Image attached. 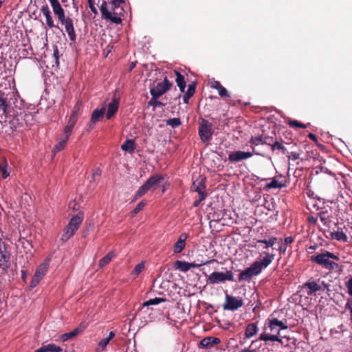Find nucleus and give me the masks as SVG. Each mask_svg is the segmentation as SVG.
I'll list each match as a JSON object with an SVG mask.
<instances>
[{"label":"nucleus","instance_id":"nucleus-1","mask_svg":"<svg viewBox=\"0 0 352 352\" xmlns=\"http://www.w3.org/2000/svg\"><path fill=\"white\" fill-rule=\"evenodd\" d=\"M266 325L267 326L265 327V332L260 335L259 340L282 342V340L280 338V330L287 329L288 326L283 321L275 318L268 319Z\"/></svg>","mask_w":352,"mask_h":352},{"label":"nucleus","instance_id":"nucleus-2","mask_svg":"<svg viewBox=\"0 0 352 352\" xmlns=\"http://www.w3.org/2000/svg\"><path fill=\"white\" fill-rule=\"evenodd\" d=\"M54 14L57 16L61 25H64L69 39L74 42L76 34L74 26V21L69 16H66L65 11L58 0H49Z\"/></svg>","mask_w":352,"mask_h":352},{"label":"nucleus","instance_id":"nucleus-3","mask_svg":"<svg viewBox=\"0 0 352 352\" xmlns=\"http://www.w3.org/2000/svg\"><path fill=\"white\" fill-rule=\"evenodd\" d=\"M99 7L102 19L116 24L122 23V19L120 16V13H119L115 8L112 9L111 3H108L107 1L102 0Z\"/></svg>","mask_w":352,"mask_h":352},{"label":"nucleus","instance_id":"nucleus-4","mask_svg":"<svg viewBox=\"0 0 352 352\" xmlns=\"http://www.w3.org/2000/svg\"><path fill=\"white\" fill-rule=\"evenodd\" d=\"M83 218V212H79L69 220L68 225L63 230V233L61 236L62 241H68L75 234L81 225Z\"/></svg>","mask_w":352,"mask_h":352},{"label":"nucleus","instance_id":"nucleus-5","mask_svg":"<svg viewBox=\"0 0 352 352\" xmlns=\"http://www.w3.org/2000/svg\"><path fill=\"white\" fill-rule=\"evenodd\" d=\"M164 181V177L160 174H155L149 177L146 182L140 187L135 194V198L141 197L150 190H153Z\"/></svg>","mask_w":352,"mask_h":352},{"label":"nucleus","instance_id":"nucleus-6","mask_svg":"<svg viewBox=\"0 0 352 352\" xmlns=\"http://www.w3.org/2000/svg\"><path fill=\"white\" fill-rule=\"evenodd\" d=\"M330 258L338 259V257L333 253L325 252L324 253L312 256L311 261L316 262L324 268L333 270L338 265L335 262L330 261Z\"/></svg>","mask_w":352,"mask_h":352},{"label":"nucleus","instance_id":"nucleus-7","mask_svg":"<svg viewBox=\"0 0 352 352\" xmlns=\"http://www.w3.org/2000/svg\"><path fill=\"white\" fill-rule=\"evenodd\" d=\"M226 280L234 281V275L232 271L228 270L225 273L220 272H214L208 278V282L210 284H218Z\"/></svg>","mask_w":352,"mask_h":352},{"label":"nucleus","instance_id":"nucleus-8","mask_svg":"<svg viewBox=\"0 0 352 352\" xmlns=\"http://www.w3.org/2000/svg\"><path fill=\"white\" fill-rule=\"evenodd\" d=\"M11 111V107L8 101V96L0 91V123L3 124L7 122L8 115Z\"/></svg>","mask_w":352,"mask_h":352},{"label":"nucleus","instance_id":"nucleus-9","mask_svg":"<svg viewBox=\"0 0 352 352\" xmlns=\"http://www.w3.org/2000/svg\"><path fill=\"white\" fill-rule=\"evenodd\" d=\"M243 305V301L241 298H236L230 296L228 294H226L225 301L223 304L224 310L235 311Z\"/></svg>","mask_w":352,"mask_h":352},{"label":"nucleus","instance_id":"nucleus-10","mask_svg":"<svg viewBox=\"0 0 352 352\" xmlns=\"http://www.w3.org/2000/svg\"><path fill=\"white\" fill-rule=\"evenodd\" d=\"M171 86L172 83L165 78L163 82H159L155 86L151 88L150 94L153 98H160L165 94Z\"/></svg>","mask_w":352,"mask_h":352},{"label":"nucleus","instance_id":"nucleus-11","mask_svg":"<svg viewBox=\"0 0 352 352\" xmlns=\"http://www.w3.org/2000/svg\"><path fill=\"white\" fill-rule=\"evenodd\" d=\"M199 134L202 142L209 141L212 134V124L206 120H202L199 129Z\"/></svg>","mask_w":352,"mask_h":352},{"label":"nucleus","instance_id":"nucleus-12","mask_svg":"<svg viewBox=\"0 0 352 352\" xmlns=\"http://www.w3.org/2000/svg\"><path fill=\"white\" fill-rule=\"evenodd\" d=\"M260 274V268L258 269V265H254L252 263L250 267L246 268L245 270L242 271L239 275V281L243 280H249L253 276H256Z\"/></svg>","mask_w":352,"mask_h":352},{"label":"nucleus","instance_id":"nucleus-13","mask_svg":"<svg viewBox=\"0 0 352 352\" xmlns=\"http://www.w3.org/2000/svg\"><path fill=\"white\" fill-rule=\"evenodd\" d=\"M206 182L205 177L199 176L195 182H193L191 189L193 191L198 192L199 195H201L202 199H206Z\"/></svg>","mask_w":352,"mask_h":352},{"label":"nucleus","instance_id":"nucleus-14","mask_svg":"<svg viewBox=\"0 0 352 352\" xmlns=\"http://www.w3.org/2000/svg\"><path fill=\"white\" fill-rule=\"evenodd\" d=\"M10 266V253L7 250L5 245L3 247L0 245V269L3 271H7Z\"/></svg>","mask_w":352,"mask_h":352},{"label":"nucleus","instance_id":"nucleus-15","mask_svg":"<svg viewBox=\"0 0 352 352\" xmlns=\"http://www.w3.org/2000/svg\"><path fill=\"white\" fill-rule=\"evenodd\" d=\"M252 156L251 152H245L241 151L230 152L228 155V160L230 162L235 163L240 162L243 160L248 159Z\"/></svg>","mask_w":352,"mask_h":352},{"label":"nucleus","instance_id":"nucleus-16","mask_svg":"<svg viewBox=\"0 0 352 352\" xmlns=\"http://www.w3.org/2000/svg\"><path fill=\"white\" fill-rule=\"evenodd\" d=\"M104 112L105 107H102L100 109H96L93 111L88 125V129L89 130L93 129L94 125L103 118Z\"/></svg>","mask_w":352,"mask_h":352},{"label":"nucleus","instance_id":"nucleus-17","mask_svg":"<svg viewBox=\"0 0 352 352\" xmlns=\"http://www.w3.org/2000/svg\"><path fill=\"white\" fill-rule=\"evenodd\" d=\"M119 107V97H117L116 92L114 94L113 100L108 105L106 117L108 120L111 119L117 112Z\"/></svg>","mask_w":352,"mask_h":352},{"label":"nucleus","instance_id":"nucleus-18","mask_svg":"<svg viewBox=\"0 0 352 352\" xmlns=\"http://www.w3.org/2000/svg\"><path fill=\"white\" fill-rule=\"evenodd\" d=\"M188 238V234L186 232L182 233L173 246V252L176 254L180 253L185 248L186 240Z\"/></svg>","mask_w":352,"mask_h":352},{"label":"nucleus","instance_id":"nucleus-19","mask_svg":"<svg viewBox=\"0 0 352 352\" xmlns=\"http://www.w3.org/2000/svg\"><path fill=\"white\" fill-rule=\"evenodd\" d=\"M274 255L272 254L265 253V256L261 261H256L253 263L254 265H258V269L260 268V273L261 272L263 268L267 267L274 260Z\"/></svg>","mask_w":352,"mask_h":352},{"label":"nucleus","instance_id":"nucleus-20","mask_svg":"<svg viewBox=\"0 0 352 352\" xmlns=\"http://www.w3.org/2000/svg\"><path fill=\"white\" fill-rule=\"evenodd\" d=\"M220 339L216 337H206L203 338L199 344L204 348L210 349L214 345L220 343Z\"/></svg>","mask_w":352,"mask_h":352},{"label":"nucleus","instance_id":"nucleus-21","mask_svg":"<svg viewBox=\"0 0 352 352\" xmlns=\"http://www.w3.org/2000/svg\"><path fill=\"white\" fill-rule=\"evenodd\" d=\"M86 327L85 324H80V327L75 328L72 331L64 333L61 336L62 341L65 342L77 336Z\"/></svg>","mask_w":352,"mask_h":352},{"label":"nucleus","instance_id":"nucleus-22","mask_svg":"<svg viewBox=\"0 0 352 352\" xmlns=\"http://www.w3.org/2000/svg\"><path fill=\"white\" fill-rule=\"evenodd\" d=\"M302 289H307V294L309 296L321 290L322 287L315 281H307L302 285Z\"/></svg>","mask_w":352,"mask_h":352},{"label":"nucleus","instance_id":"nucleus-23","mask_svg":"<svg viewBox=\"0 0 352 352\" xmlns=\"http://www.w3.org/2000/svg\"><path fill=\"white\" fill-rule=\"evenodd\" d=\"M285 144L288 146L289 148L291 151H287L286 155L289 160H296L300 158V153L296 151V148H298L296 143L292 142H285Z\"/></svg>","mask_w":352,"mask_h":352},{"label":"nucleus","instance_id":"nucleus-24","mask_svg":"<svg viewBox=\"0 0 352 352\" xmlns=\"http://www.w3.org/2000/svg\"><path fill=\"white\" fill-rule=\"evenodd\" d=\"M50 258H47L38 267L35 274L38 275L42 279L43 276L46 274L50 266Z\"/></svg>","mask_w":352,"mask_h":352},{"label":"nucleus","instance_id":"nucleus-25","mask_svg":"<svg viewBox=\"0 0 352 352\" xmlns=\"http://www.w3.org/2000/svg\"><path fill=\"white\" fill-rule=\"evenodd\" d=\"M210 87L217 89L221 97H230L226 89L223 87L218 80H212L210 84Z\"/></svg>","mask_w":352,"mask_h":352},{"label":"nucleus","instance_id":"nucleus-26","mask_svg":"<svg viewBox=\"0 0 352 352\" xmlns=\"http://www.w3.org/2000/svg\"><path fill=\"white\" fill-rule=\"evenodd\" d=\"M41 10L42 13L43 14V15L46 18V23H47V26L50 28H54V21L52 19V17L51 16V12H50L49 7L47 5L43 6L41 8Z\"/></svg>","mask_w":352,"mask_h":352},{"label":"nucleus","instance_id":"nucleus-27","mask_svg":"<svg viewBox=\"0 0 352 352\" xmlns=\"http://www.w3.org/2000/svg\"><path fill=\"white\" fill-rule=\"evenodd\" d=\"M258 331V328L255 323H250L247 325L245 331V337L246 338H250L256 335Z\"/></svg>","mask_w":352,"mask_h":352},{"label":"nucleus","instance_id":"nucleus-28","mask_svg":"<svg viewBox=\"0 0 352 352\" xmlns=\"http://www.w3.org/2000/svg\"><path fill=\"white\" fill-rule=\"evenodd\" d=\"M62 351V349L56 346L54 344H49L47 345H44L37 350L35 352H60Z\"/></svg>","mask_w":352,"mask_h":352},{"label":"nucleus","instance_id":"nucleus-29","mask_svg":"<svg viewBox=\"0 0 352 352\" xmlns=\"http://www.w3.org/2000/svg\"><path fill=\"white\" fill-rule=\"evenodd\" d=\"M175 73L176 75L175 82H176L177 86L179 87L181 92L183 93V92H184V90H185V88L186 86L184 77L183 75H182L177 71H175Z\"/></svg>","mask_w":352,"mask_h":352},{"label":"nucleus","instance_id":"nucleus-30","mask_svg":"<svg viewBox=\"0 0 352 352\" xmlns=\"http://www.w3.org/2000/svg\"><path fill=\"white\" fill-rule=\"evenodd\" d=\"M123 151H127L130 153H133L135 148V142L133 140H126L124 143L121 146Z\"/></svg>","mask_w":352,"mask_h":352},{"label":"nucleus","instance_id":"nucleus-31","mask_svg":"<svg viewBox=\"0 0 352 352\" xmlns=\"http://www.w3.org/2000/svg\"><path fill=\"white\" fill-rule=\"evenodd\" d=\"M116 256L113 252H109L106 256L102 258L99 261V267L102 268L109 263V262L114 258Z\"/></svg>","mask_w":352,"mask_h":352},{"label":"nucleus","instance_id":"nucleus-32","mask_svg":"<svg viewBox=\"0 0 352 352\" xmlns=\"http://www.w3.org/2000/svg\"><path fill=\"white\" fill-rule=\"evenodd\" d=\"M285 186L282 182H279L276 177H274L271 179V182L267 183L265 185V188H281Z\"/></svg>","mask_w":352,"mask_h":352},{"label":"nucleus","instance_id":"nucleus-33","mask_svg":"<svg viewBox=\"0 0 352 352\" xmlns=\"http://www.w3.org/2000/svg\"><path fill=\"white\" fill-rule=\"evenodd\" d=\"M175 269H178L182 272H186L190 270L189 263L182 261H176L174 263Z\"/></svg>","mask_w":352,"mask_h":352},{"label":"nucleus","instance_id":"nucleus-34","mask_svg":"<svg viewBox=\"0 0 352 352\" xmlns=\"http://www.w3.org/2000/svg\"><path fill=\"white\" fill-rule=\"evenodd\" d=\"M272 151H274L275 150H278L282 152L283 154L286 155L288 150L283 145L282 142L276 141L272 144Z\"/></svg>","mask_w":352,"mask_h":352},{"label":"nucleus","instance_id":"nucleus-35","mask_svg":"<svg viewBox=\"0 0 352 352\" xmlns=\"http://www.w3.org/2000/svg\"><path fill=\"white\" fill-rule=\"evenodd\" d=\"M330 234L331 236V238L333 239H337L338 241H347V236L343 232H330Z\"/></svg>","mask_w":352,"mask_h":352},{"label":"nucleus","instance_id":"nucleus-36","mask_svg":"<svg viewBox=\"0 0 352 352\" xmlns=\"http://www.w3.org/2000/svg\"><path fill=\"white\" fill-rule=\"evenodd\" d=\"M165 300H166V299L162 298H155L150 299V300L144 302L142 304V307H148L150 305H158L159 303H160L162 302H164Z\"/></svg>","mask_w":352,"mask_h":352},{"label":"nucleus","instance_id":"nucleus-37","mask_svg":"<svg viewBox=\"0 0 352 352\" xmlns=\"http://www.w3.org/2000/svg\"><path fill=\"white\" fill-rule=\"evenodd\" d=\"M144 265L143 263H138L135 265L134 270L131 273L133 279L136 278L144 270Z\"/></svg>","mask_w":352,"mask_h":352},{"label":"nucleus","instance_id":"nucleus-38","mask_svg":"<svg viewBox=\"0 0 352 352\" xmlns=\"http://www.w3.org/2000/svg\"><path fill=\"white\" fill-rule=\"evenodd\" d=\"M276 241H277L276 237H271L268 240H267V239L258 240V243L265 244V248H268L269 247L273 246L276 243Z\"/></svg>","mask_w":352,"mask_h":352},{"label":"nucleus","instance_id":"nucleus-39","mask_svg":"<svg viewBox=\"0 0 352 352\" xmlns=\"http://www.w3.org/2000/svg\"><path fill=\"white\" fill-rule=\"evenodd\" d=\"M319 217L320 221L323 223L324 226H329V224L331 223V220L329 218V215H328L327 212H320L319 213Z\"/></svg>","mask_w":352,"mask_h":352},{"label":"nucleus","instance_id":"nucleus-40","mask_svg":"<svg viewBox=\"0 0 352 352\" xmlns=\"http://www.w3.org/2000/svg\"><path fill=\"white\" fill-rule=\"evenodd\" d=\"M182 124L181 120L178 118H170L166 120V124L172 126L173 128L177 127Z\"/></svg>","mask_w":352,"mask_h":352},{"label":"nucleus","instance_id":"nucleus-41","mask_svg":"<svg viewBox=\"0 0 352 352\" xmlns=\"http://www.w3.org/2000/svg\"><path fill=\"white\" fill-rule=\"evenodd\" d=\"M67 140H68V139H66L65 138L63 140H61L58 144H56L54 146V152L57 153V152H59L61 150H63L64 148V147L65 146Z\"/></svg>","mask_w":352,"mask_h":352},{"label":"nucleus","instance_id":"nucleus-42","mask_svg":"<svg viewBox=\"0 0 352 352\" xmlns=\"http://www.w3.org/2000/svg\"><path fill=\"white\" fill-rule=\"evenodd\" d=\"M250 144L257 146L260 144H263V135L252 137L249 141Z\"/></svg>","mask_w":352,"mask_h":352},{"label":"nucleus","instance_id":"nucleus-43","mask_svg":"<svg viewBox=\"0 0 352 352\" xmlns=\"http://www.w3.org/2000/svg\"><path fill=\"white\" fill-rule=\"evenodd\" d=\"M288 124L290 127L307 128V124H305L298 120H289Z\"/></svg>","mask_w":352,"mask_h":352},{"label":"nucleus","instance_id":"nucleus-44","mask_svg":"<svg viewBox=\"0 0 352 352\" xmlns=\"http://www.w3.org/2000/svg\"><path fill=\"white\" fill-rule=\"evenodd\" d=\"M157 98H153L152 96L151 99L148 101V104L149 106L153 107L154 109L157 107L164 106V104L161 102L160 101L157 100Z\"/></svg>","mask_w":352,"mask_h":352},{"label":"nucleus","instance_id":"nucleus-45","mask_svg":"<svg viewBox=\"0 0 352 352\" xmlns=\"http://www.w3.org/2000/svg\"><path fill=\"white\" fill-rule=\"evenodd\" d=\"M214 261H215V260H209L206 262H202L201 263H189V268L190 270L191 268L201 267L204 265L210 264Z\"/></svg>","mask_w":352,"mask_h":352},{"label":"nucleus","instance_id":"nucleus-46","mask_svg":"<svg viewBox=\"0 0 352 352\" xmlns=\"http://www.w3.org/2000/svg\"><path fill=\"white\" fill-rule=\"evenodd\" d=\"M123 3V0H111L110 3L111 4V8L113 9V8H115V9L118 11L119 7Z\"/></svg>","mask_w":352,"mask_h":352},{"label":"nucleus","instance_id":"nucleus-47","mask_svg":"<svg viewBox=\"0 0 352 352\" xmlns=\"http://www.w3.org/2000/svg\"><path fill=\"white\" fill-rule=\"evenodd\" d=\"M0 169L3 179L7 178L9 176V172L7 170V164L1 165Z\"/></svg>","mask_w":352,"mask_h":352},{"label":"nucleus","instance_id":"nucleus-48","mask_svg":"<svg viewBox=\"0 0 352 352\" xmlns=\"http://www.w3.org/2000/svg\"><path fill=\"white\" fill-rule=\"evenodd\" d=\"M273 143V138L272 137L263 135V144L269 145L272 148V144Z\"/></svg>","mask_w":352,"mask_h":352},{"label":"nucleus","instance_id":"nucleus-49","mask_svg":"<svg viewBox=\"0 0 352 352\" xmlns=\"http://www.w3.org/2000/svg\"><path fill=\"white\" fill-rule=\"evenodd\" d=\"M145 206V204L143 201L140 202L133 210V214H136L140 212Z\"/></svg>","mask_w":352,"mask_h":352},{"label":"nucleus","instance_id":"nucleus-50","mask_svg":"<svg viewBox=\"0 0 352 352\" xmlns=\"http://www.w3.org/2000/svg\"><path fill=\"white\" fill-rule=\"evenodd\" d=\"M41 280V278H39V277L38 276V275H36V274H34V276H33V278H32V281H31V283H30V287H31L32 288H33V287H36V286L38 285V283H39V281H40Z\"/></svg>","mask_w":352,"mask_h":352},{"label":"nucleus","instance_id":"nucleus-51","mask_svg":"<svg viewBox=\"0 0 352 352\" xmlns=\"http://www.w3.org/2000/svg\"><path fill=\"white\" fill-rule=\"evenodd\" d=\"M53 56L55 58V63L56 64V65H58L59 64V51H58V47L57 46H54V54H53Z\"/></svg>","mask_w":352,"mask_h":352},{"label":"nucleus","instance_id":"nucleus-52","mask_svg":"<svg viewBox=\"0 0 352 352\" xmlns=\"http://www.w3.org/2000/svg\"><path fill=\"white\" fill-rule=\"evenodd\" d=\"M110 340L107 337L105 338L102 339L99 343L98 346L103 350L106 346L109 344Z\"/></svg>","mask_w":352,"mask_h":352},{"label":"nucleus","instance_id":"nucleus-53","mask_svg":"<svg viewBox=\"0 0 352 352\" xmlns=\"http://www.w3.org/2000/svg\"><path fill=\"white\" fill-rule=\"evenodd\" d=\"M195 87H196V85L195 83L188 85L186 93L188 94V95L193 96V94L195 92Z\"/></svg>","mask_w":352,"mask_h":352},{"label":"nucleus","instance_id":"nucleus-54","mask_svg":"<svg viewBox=\"0 0 352 352\" xmlns=\"http://www.w3.org/2000/svg\"><path fill=\"white\" fill-rule=\"evenodd\" d=\"M73 130V128L69 125L67 124L64 129V134L65 135L66 139H69V137Z\"/></svg>","mask_w":352,"mask_h":352},{"label":"nucleus","instance_id":"nucleus-55","mask_svg":"<svg viewBox=\"0 0 352 352\" xmlns=\"http://www.w3.org/2000/svg\"><path fill=\"white\" fill-rule=\"evenodd\" d=\"M348 293L350 296H352V277L349 278L346 283Z\"/></svg>","mask_w":352,"mask_h":352},{"label":"nucleus","instance_id":"nucleus-56","mask_svg":"<svg viewBox=\"0 0 352 352\" xmlns=\"http://www.w3.org/2000/svg\"><path fill=\"white\" fill-rule=\"evenodd\" d=\"M88 3H89V6L91 10V12L94 14H98V10L96 8V7L94 6V0H88Z\"/></svg>","mask_w":352,"mask_h":352},{"label":"nucleus","instance_id":"nucleus-57","mask_svg":"<svg viewBox=\"0 0 352 352\" xmlns=\"http://www.w3.org/2000/svg\"><path fill=\"white\" fill-rule=\"evenodd\" d=\"M259 341H260L259 339L252 341L251 344H250V348L254 347L255 349L260 348L261 344L259 343Z\"/></svg>","mask_w":352,"mask_h":352},{"label":"nucleus","instance_id":"nucleus-58","mask_svg":"<svg viewBox=\"0 0 352 352\" xmlns=\"http://www.w3.org/2000/svg\"><path fill=\"white\" fill-rule=\"evenodd\" d=\"M82 102L80 101H78L76 104V105L74 107V110L72 112H75L76 114L78 115L79 111L81 108Z\"/></svg>","mask_w":352,"mask_h":352},{"label":"nucleus","instance_id":"nucleus-59","mask_svg":"<svg viewBox=\"0 0 352 352\" xmlns=\"http://www.w3.org/2000/svg\"><path fill=\"white\" fill-rule=\"evenodd\" d=\"M101 175V170L99 168H96L94 170L92 173V177L94 179H96V177H99Z\"/></svg>","mask_w":352,"mask_h":352},{"label":"nucleus","instance_id":"nucleus-60","mask_svg":"<svg viewBox=\"0 0 352 352\" xmlns=\"http://www.w3.org/2000/svg\"><path fill=\"white\" fill-rule=\"evenodd\" d=\"M78 115L76 114L75 112H72L69 120L74 121L75 122H77Z\"/></svg>","mask_w":352,"mask_h":352},{"label":"nucleus","instance_id":"nucleus-61","mask_svg":"<svg viewBox=\"0 0 352 352\" xmlns=\"http://www.w3.org/2000/svg\"><path fill=\"white\" fill-rule=\"evenodd\" d=\"M287 251V247L285 245H283V244H280L279 246V252L281 254H285Z\"/></svg>","mask_w":352,"mask_h":352},{"label":"nucleus","instance_id":"nucleus-62","mask_svg":"<svg viewBox=\"0 0 352 352\" xmlns=\"http://www.w3.org/2000/svg\"><path fill=\"white\" fill-rule=\"evenodd\" d=\"M192 95H188V94L186 93L183 96V100L185 103H188V100L192 97Z\"/></svg>","mask_w":352,"mask_h":352},{"label":"nucleus","instance_id":"nucleus-63","mask_svg":"<svg viewBox=\"0 0 352 352\" xmlns=\"http://www.w3.org/2000/svg\"><path fill=\"white\" fill-rule=\"evenodd\" d=\"M293 241H294V239L292 236H287L285 239V245L291 244L293 242Z\"/></svg>","mask_w":352,"mask_h":352},{"label":"nucleus","instance_id":"nucleus-64","mask_svg":"<svg viewBox=\"0 0 352 352\" xmlns=\"http://www.w3.org/2000/svg\"><path fill=\"white\" fill-rule=\"evenodd\" d=\"M240 352H255V349L249 348L243 349Z\"/></svg>","mask_w":352,"mask_h":352}]
</instances>
